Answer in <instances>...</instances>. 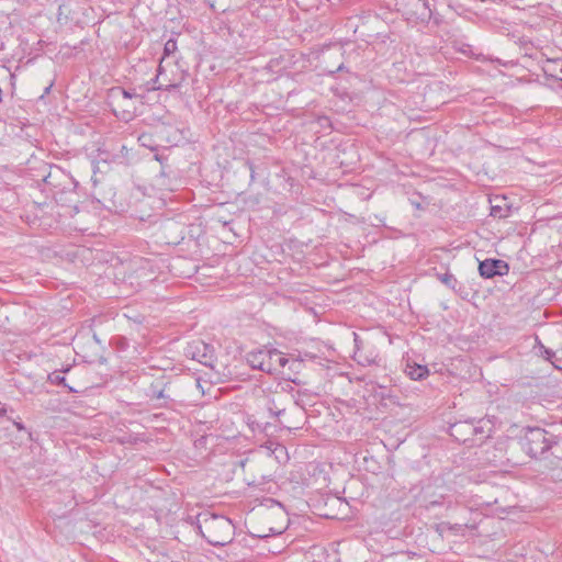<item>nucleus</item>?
Returning a JSON list of instances; mask_svg holds the SVG:
<instances>
[{
	"label": "nucleus",
	"instance_id": "1",
	"mask_svg": "<svg viewBox=\"0 0 562 562\" xmlns=\"http://www.w3.org/2000/svg\"><path fill=\"white\" fill-rule=\"evenodd\" d=\"M198 529L202 537L212 546L224 547L231 543L235 526L225 516L203 514L198 517Z\"/></svg>",
	"mask_w": 562,
	"mask_h": 562
},
{
	"label": "nucleus",
	"instance_id": "2",
	"mask_svg": "<svg viewBox=\"0 0 562 562\" xmlns=\"http://www.w3.org/2000/svg\"><path fill=\"white\" fill-rule=\"evenodd\" d=\"M248 364L252 369L273 374L281 369H285L289 358L277 349H258L250 351L246 356Z\"/></svg>",
	"mask_w": 562,
	"mask_h": 562
},
{
	"label": "nucleus",
	"instance_id": "3",
	"mask_svg": "<svg viewBox=\"0 0 562 562\" xmlns=\"http://www.w3.org/2000/svg\"><path fill=\"white\" fill-rule=\"evenodd\" d=\"M540 68L542 76L529 70V83L538 82L552 89H562V59H546Z\"/></svg>",
	"mask_w": 562,
	"mask_h": 562
},
{
	"label": "nucleus",
	"instance_id": "4",
	"mask_svg": "<svg viewBox=\"0 0 562 562\" xmlns=\"http://www.w3.org/2000/svg\"><path fill=\"white\" fill-rule=\"evenodd\" d=\"M396 7L411 23H426L432 16L428 0H396Z\"/></svg>",
	"mask_w": 562,
	"mask_h": 562
},
{
	"label": "nucleus",
	"instance_id": "5",
	"mask_svg": "<svg viewBox=\"0 0 562 562\" xmlns=\"http://www.w3.org/2000/svg\"><path fill=\"white\" fill-rule=\"evenodd\" d=\"M553 436L542 428L529 426V457L539 458L547 452L554 442Z\"/></svg>",
	"mask_w": 562,
	"mask_h": 562
},
{
	"label": "nucleus",
	"instance_id": "6",
	"mask_svg": "<svg viewBox=\"0 0 562 562\" xmlns=\"http://www.w3.org/2000/svg\"><path fill=\"white\" fill-rule=\"evenodd\" d=\"M186 355L206 367H214L215 350L211 345L203 340H194L190 342L186 349Z\"/></svg>",
	"mask_w": 562,
	"mask_h": 562
},
{
	"label": "nucleus",
	"instance_id": "7",
	"mask_svg": "<svg viewBox=\"0 0 562 562\" xmlns=\"http://www.w3.org/2000/svg\"><path fill=\"white\" fill-rule=\"evenodd\" d=\"M540 360H542L549 369H558L562 370V364L560 363V359L557 357L555 352L549 348H546L539 337L535 336V345L530 350L529 362L536 364Z\"/></svg>",
	"mask_w": 562,
	"mask_h": 562
},
{
	"label": "nucleus",
	"instance_id": "8",
	"mask_svg": "<svg viewBox=\"0 0 562 562\" xmlns=\"http://www.w3.org/2000/svg\"><path fill=\"white\" fill-rule=\"evenodd\" d=\"M508 266L501 259H485L479 265V272L485 279L507 273Z\"/></svg>",
	"mask_w": 562,
	"mask_h": 562
},
{
	"label": "nucleus",
	"instance_id": "9",
	"mask_svg": "<svg viewBox=\"0 0 562 562\" xmlns=\"http://www.w3.org/2000/svg\"><path fill=\"white\" fill-rule=\"evenodd\" d=\"M290 398L284 393H277L267 398V409L274 416H280L285 412L284 402H289Z\"/></svg>",
	"mask_w": 562,
	"mask_h": 562
},
{
	"label": "nucleus",
	"instance_id": "10",
	"mask_svg": "<svg viewBox=\"0 0 562 562\" xmlns=\"http://www.w3.org/2000/svg\"><path fill=\"white\" fill-rule=\"evenodd\" d=\"M477 432V428L472 424L463 422L456 423L451 426V435L456 437L458 440L467 441L468 438H460L459 436L471 434L474 435Z\"/></svg>",
	"mask_w": 562,
	"mask_h": 562
},
{
	"label": "nucleus",
	"instance_id": "11",
	"mask_svg": "<svg viewBox=\"0 0 562 562\" xmlns=\"http://www.w3.org/2000/svg\"><path fill=\"white\" fill-rule=\"evenodd\" d=\"M406 374L415 381L423 380L429 374V370L426 366L422 364H409L407 363L405 369Z\"/></svg>",
	"mask_w": 562,
	"mask_h": 562
},
{
	"label": "nucleus",
	"instance_id": "12",
	"mask_svg": "<svg viewBox=\"0 0 562 562\" xmlns=\"http://www.w3.org/2000/svg\"><path fill=\"white\" fill-rule=\"evenodd\" d=\"M286 366H289V368H288L289 372L286 373L284 371V369H281L282 373L288 376V380L296 383L295 378H293L291 375V373H294V374L297 373L300 371V369L302 368L303 362L301 360H299V359H290L289 358V362L286 363Z\"/></svg>",
	"mask_w": 562,
	"mask_h": 562
},
{
	"label": "nucleus",
	"instance_id": "13",
	"mask_svg": "<svg viewBox=\"0 0 562 562\" xmlns=\"http://www.w3.org/2000/svg\"><path fill=\"white\" fill-rule=\"evenodd\" d=\"M165 391H166L165 387L157 389L156 385L151 384L149 387L148 395L150 396L151 400H157V401L169 398V396L166 395Z\"/></svg>",
	"mask_w": 562,
	"mask_h": 562
},
{
	"label": "nucleus",
	"instance_id": "14",
	"mask_svg": "<svg viewBox=\"0 0 562 562\" xmlns=\"http://www.w3.org/2000/svg\"><path fill=\"white\" fill-rule=\"evenodd\" d=\"M49 380L53 382V383H56V384H63L64 386H67L69 389L70 392H77V390H75L74 387L71 386H68L66 384V379L65 376L61 374V372H58V371H55L53 373L49 374Z\"/></svg>",
	"mask_w": 562,
	"mask_h": 562
},
{
	"label": "nucleus",
	"instance_id": "15",
	"mask_svg": "<svg viewBox=\"0 0 562 562\" xmlns=\"http://www.w3.org/2000/svg\"><path fill=\"white\" fill-rule=\"evenodd\" d=\"M440 281L449 288H454L456 278L451 273H443L439 277Z\"/></svg>",
	"mask_w": 562,
	"mask_h": 562
},
{
	"label": "nucleus",
	"instance_id": "16",
	"mask_svg": "<svg viewBox=\"0 0 562 562\" xmlns=\"http://www.w3.org/2000/svg\"><path fill=\"white\" fill-rule=\"evenodd\" d=\"M177 49V43L173 40H168L164 47V55L168 56L172 53H175Z\"/></svg>",
	"mask_w": 562,
	"mask_h": 562
},
{
	"label": "nucleus",
	"instance_id": "17",
	"mask_svg": "<svg viewBox=\"0 0 562 562\" xmlns=\"http://www.w3.org/2000/svg\"><path fill=\"white\" fill-rule=\"evenodd\" d=\"M491 215H493L494 217H504L505 214L503 213V210L501 206L498 205H492L491 206Z\"/></svg>",
	"mask_w": 562,
	"mask_h": 562
},
{
	"label": "nucleus",
	"instance_id": "18",
	"mask_svg": "<svg viewBox=\"0 0 562 562\" xmlns=\"http://www.w3.org/2000/svg\"><path fill=\"white\" fill-rule=\"evenodd\" d=\"M116 91L119 93H121L123 95V98H125V99H131V98H133L135 95V93H132V92H130V91H127L125 89H122V88H117Z\"/></svg>",
	"mask_w": 562,
	"mask_h": 562
},
{
	"label": "nucleus",
	"instance_id": "19",
	"mask_svg": "<svg viewBox=\"0 0 562 562\" xmlns=\"http://www.w3.org/2000/svg\"><path fill=\"white\" fill-rule=\"evenodd\" d=\"M14 425L15 427L19 429V430H23L24 429V426L22 423H19V422H14Z\"/></svg>",
	"mask_w": 562,
	"mask_h": 562
},
{
	"label": "nucleus",
	"instance_id": "20",
	"mask_svg": "<svg viewBox=\"0 0 562 562\" xmlns=\"http://www.w3.org/2000/svg\"><path fill=\"white\" fill-rule=\"evenodd\" d=\"M439 504H440V502H438V501H434V502H430V503H429V506L439 505Z\"/></svg>",
	"mask_w": 562,
	"mask_h": 562
},
{
	"label": "nucleus",
	"instance_id": "21",
	"mask_svg": "<svg viewBox=\"0 0 562 562\" xmlns=\"http://www.w3.org/2000/svg\"><path fill=\"white\" fill-rule=\"evenodd\" d=\"M345 68L344 64H340L336 71H341Z\"/></svg>",
	"mask_w": 562,
	"mask_h": 562
},
{
	"label": "nucleus",
	"instance_id": "22",
	"mask_svg": "<svg viewBox=\"0 0 562 562\" xmlns=\"http://www.w3.org/2000/svg\"><path fill=\"white\" fill-rule=\"evenodd\" d=\"M50 88H52V85H50V86H48V87L45 89V93H48V92H49V90H50Z\"/></svg>",
	"mask_w": 562,
	"mask_h": 562
}]
</instances>
